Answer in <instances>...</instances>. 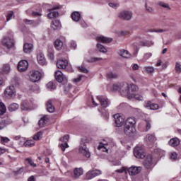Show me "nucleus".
<instances>
[{"instance_id": "6e6552de", "label": "nucleus", "mask_w": 181, "mask_h": 181, "mask_svg": "<svg viewBox=\"0 0 181 181\" xmlns=\"http://www.w3.org/2000/svg\"><path fill=\"white\" fill-rule=\"evenodd\" d=\"M18 70L20 73H23L29 69V62L26 60H21L18 64Z\"/></svg>"}, {"instance_id": "c03bdc74", "label": "nucleus", "mask_w": 181, "mask_h": 181, "mask_svg": "<svg viewBox=\"0 0 181 181\" xmlns=\"http://www.w3.org/2000/svg\"><path fill=\"white\" fill-rule=\"evenodd\" d=\"M21 109L22 111H28V110H29V105L26 101L22 102Z\"/></svg>"}, {"instance_id": "f03ea898", "label": "nucleus", "mask_w": 181, "mask_h": 181, "mask_svg": "<svg viewBox=\"0 0 181 181\" xmlns=\"http://www.w3.org/2000/svg\"><path fill=\"white\" fill-rule=\"evenodd\" d=\"M136 122L134 117H129L125 121L124 132L128 136H132L135 134Z\"/></svg>"}, {"instance_id": "e433bc0d", "label": "nucleus", "mask_w": 181, "mask_h": 181, "mask_svg": "<svg viewBox=\"0 0 181 181\" xmlns=\"http://www.w3.org/2000/svg\"><path fill=\"white\" fill-rule=\"evenodd\" d=\"M145 8L147 12H149L150 13H153L155 9L152 6H151V4L148 2H146L145 4Z\"/></svg>"}, {"instance_id": "f704fd0d", "label": "nucleus", "mask_w": 181, "mask_h": 181, "mask_svg": "<svg viewBox=\"0 0 181 181\" xmlns=\"http://www.w3.org/2000/svg\"><path fill=\"white\" fill-rule=\"evenodd\" d=\"M25 163L30 165V166H31L32 168H36L37 166L36 163H35V162L30 158H25Z\"/></svg>"}, {"instance_id": "cd10ccee", "label": "nucleus", "mask_w": 181, "mask_h": 181, "mask_svg": "<svg viewBox=\"0 0 181 181\" xmlns=\"http://www.w3.org/2000/svg\"><path fill=\"white\" fill-rule=\"evenodd\" d=\"M46 108H47V111L48 112H50L51 114L54 111V106H53V104L52 103L51 100L47 102Z\"/></svg>"}, {"instance_id": "603ef678", "label": "nucleus", "mask_w": 181, "mask_h": 181, "mask_svg": "<svg viewBox=\"0 0 181 181\" xmlns=\"http://www.w3.org/2000/svg\"><path fill=\"white\" fill-rule=\"evenodd\" d=\"M93 173V176L94 177H95V176H100V175L103 174V172L101 171V170H92Z\"/></svg>"}, {"instance_id": "a19ab883", "label": "nucleus", "mask_w": 181, "mask_h": 181, "mask_svg": "<svg viewBox=\"0 0 181 181\" xmlns=\"http://www.w3.org/2000/svg\"><path fill=\"white\" fill-rule=\"evenodd\" d=\"M155 42H153V41H150V42H140V46H143V47H151V46H153Z\"/></svg>"}, {"instance_id": "c85d7f7f", "label": "nucleus", "mask_w": 181, "mask_h": 181, "mask_svg": "<svg viewBox=\"0 0 181 181\" xmlns=\"http://www.w3.org/2000/svg\"><path fill=\"white\" fill-rule=\"evenodd\" d=\"M54 45L57 50H62L63 49V41L57 39L54 41Z\"/></svg>"}, {"instance_id": "8fccbe9b", "label": "nucleus", "mask_w": 181, "mask_h": 181, "mask_svg": "<svg viewBox=\"0 0 181 181\" xmlns=\"http://www.w3.org/2000/svg\"><path fill=\"white\" fill-rule=\"evenodd\" d=\"M109 6H110V8H112L113 9H117V8L119 7V3L110 2L109 3Z\"/></svg>"}, {"instance_id": "0eeeda50", "label": "nucleus", "mask_w": 181, "mask_h": 181, "mask_svg": "<svg viewBox=\"0 0 181 181\" xmlns=\"http://www.w3.org/2000/svg\"><path fill=\"white\" fill-rule=\"evenodd\" d=\"M134 155L135 158H137V159H144V158L146 156V154L145 153V151L141 146H136L134 148Z\"/></svg>"}, {"instance_id": "ddd939ff", "label": "nucleus", "mask_w": 181, "mask_h": 181, "mask_svg": "<svg viewBox=\"0 0 181 181\" xmlns=\"http://www.w3.org/2000/svg\"><path fill=\"white\" fill-rule=\"evenodd\" d=\"M119 18L124 21H131L132 19V11H123L119 13Z\"/></svg>"}, {"instance_id": "79ce46f5", "label": "nucleus", "mask_w": 181, "mask_h": 181, "mask_svg": "<svg viewBox=\"0 0 181 181\" xmlns=\"http://www.w3.org/2000/svg\"><path fill=\"white\" fill-rule=\"evenodd\" d=\"M158 5L159 6H162V8H164L165 9H168V11H170V6L167 3H165L163 1H160L158 2Z\"/></svg>"}, {"instance_id": "2f4dec72", "label": "nucleus", "mask_w": 181, "mask_h": 181, "mask_svg": "<svg viewBox=\"0 0 181 181\" xmlns=\"http://www.w3.org/2000/svg\"><path fill=\"white\" fill-rule=\"evenodd\" d=\"M9 71H11V66H9V64H4L3 68L1 69L2 74H8Z\"/></svg>"}, {"instance_id": "f257e3e1", "label": "nucleus", "mask_w": 181, "mask_h": 181, "mask_svg": "<svg viewBox=\"0 0 181 181\" xmlns=\"http://www.w3.org/2000/svg\"><path fill=\"white\" fill-rule=\"evenodd\" d=\"M113 90L119 91L121 95L127 97L128 100H136V101H144V96L139 93H129V84L127 83H117L113 86Z\"/></svg>"}, {"instance_id": "393cba45", "label": "nucleus", "mask_w": 181, "mask_h": 181, "mask_svg": "<svg viewBox=\"0 0 181 181\" xmlns=\"http://www.w3.org/2000/svg\"><path fill=\"white\" fill-rule=\"evenodd\" d=\"M146 108H149L150 110H158L159 108V105L156 103H152V102H147L145 105Z\"/></svg>"}, {"instance_id": "f8f14e48", "label": "nucleus", "mask_w": 181, "mask_h": 181, "mask_svg": "<svg viewBox=\"0 0 181 181\" xmlns=\"http://www.w3.org/2000/svg\"><path fill=\"white\" fill-rule=\"evenodd\" d=\"M69 135H65L59 139L60 142H63L62 144H59V148H61L63 152L66 151V148H69V144H67V142H69Z\"/></svg>"}, {"instance_id": "37998d69", "label": "nucleus", "mask_w": 181, "mask_h": 181, "mask_svg": "<svg viewBox=\"0 0 181 181\" xmlns=\"http://www.w3.org/2000/svg\"><path fill=\"white\" fill-rule=\"evenodd\" d=\"M6 112V107H5V105L1 102L0 103V115H4Z\"/></svg>"}, {"instance_id": "a211bd4d", "label": "nucleus", "mask_w": 181, "mask_h": 181, "mask_svg": "<svg viewBox=\"0 0 181 181\" xmlns=\"http://www.w3.org/2000/svg\"><path fill=\"white\" fill-rule=\"evenodd\" d=\"M83 173H84V171L83 170L82 168H76L74 170L71 176L74 177V179H78L80 176H82Z\"/></svg>"}, {"instance_id": "7ed1b4c3", "label": "nucleus", "mask_w": 181, "mask_h": 181, "mask_svg": "<svg viewBox=\"0 0 181 181\" xmlns=\"http://www.w3.org/2000/svg\"><path fill=\"white\" fill-rule=\"evenodd\" d=\"M90 142V139L85 138L81 139L78 152L86 158H90V151L87 148L86 144Z\"/></svg>"}, {"instance_id": "bf43d9fd", "label": "nucleus", "mask_w": 181, "mask_h": 181, "mask_svg": "<svg viewBox=\"0 0 181 181\" xmlns=\"http://www.w3.org/2000/svg\"><path fill=\"white\" fill-rule=\"evenodd\" d=\"M78 69L81 71V73H88V70L84 66H78Z\"/></svg>"}, {"instance_id": "5701e85b", "label": "nucleus", "mask_w": 181, "mask_h": 181, "mask_svg": "<svg viewBox=\"0 0 181 181\" xmlns=\"http://www.w3.org/2000/svg\"><path fill=\"white\" fill-rule=\"evenodd\" d=\"M144 139L147 144H153L156 141V137L153 134H147Z\"/></svg>"}, {"instance_id": "774afa93", "label": "nucleus", "mask_w": 181, "mask_h": 181, "mask_svg": "<svg viewBox=\"0 0 181 181\" xmlns=\"http://www.w3.org/2000/svg\"><path fill=\"white\" fill-rule=\"evenodd\" d=\"M52 181H65V180H63V178L54 177L52 178Z\"/></svg>"}, {"instance_id": "09e8293b", "label": "nucleus", "mask_w": 181, "mask_h": 181, "mask_svg": "<svg viewBox=\"0 0 181 181\" xmlns=\"http://www.w3.org/2000/svg\"><path fill=\"white\" fill-rule=\"evenodd\" d=\"M12 18H15V14H13V11H8L6 16V21L9 22Z\"/></svg>"}, {"instance_id": "4be33fe9", "label": "nucleus", "mask_w": 181, "mask_h": 181, "mask_svg": "<svg viewBox=\"0 0 181 181\" xmlns=\"http://www.w3.org/2000/svg\"><path fill=\"white\" fill-rule=\"evenodd\" d=\"M144 165L146 169H151L152 168V156H148L144 162Z\"/></svg>"}, {"instance_id": "0e129e2a", "label": "nucleus", "mask_w": 181, "mask_h": 181, "mask_svg": "<svg viewBox=\"0 0 181 181\" xmlns=\"http://www.w3.org/2000/svg\"><path fill=\"white\" fill-rule=\"evenodd\" d=\"M72 87H73V86H71V84H70V83L66 84V85L65 86V88H64V91H65L66 93L70 91V90H71V88H72Z\"/></svg>"}, {"instance_id": "2eb2a0df", "label": "nucleus", "mask_w": 181, "mask_h": 181, "mask_svg": "<svg viewBox=\"0 0 181 181\" xmlns=\"http://www.w3.org/2000/svg\"><path fill=\"white\" fill-rule=\"evenodd\" d=\"M113 117L115 118L116 127H122L124 125L125 119L122 116H120L119 114L114 115Z\"/></svg>"}, {"instance_id": "412c9836", "label": "nucleus", "mask_w": 181, "mask_h": 181, "mask_svg": "<svg viewBox=\"0 0 181 181\" xmlns=\"http://www.w3.org/2000/svg\"><path fill=\"white\" fill-rule=\"evenodd\" d=\"M96 40L98 42H101V43H111L112 42V38H108L104 36H99Z\"/></svg>"}, {"instance_id": "7c9ffc66", "label": "nucleus", "mask_w": 181, "mask_h": 181, "mask_svg": "<svg viewBox=\"0 0 181 181\" xmlns=\"http://www.w3.org/2000/svg\"><path fill=\"white\" fill-rule=\"evenodd\" d=\"M11 122L12 121L9 119H4L0 121V129H4V128H5L6 125H9L10 124H11Z\"/></svg>"}, {"instance_id": "423d86ee", "label": "nucleus", "mask_w": 181, "mask_h": 181, "mask_svg": "<svg viewBox=\"0 0 181 181\" xmlns=\"http://www.w3.org/2000/svg\"><path fill=\"white\" fill-rule=\"evenodd\" d=\"M42 78V73L39 71L33 70L30 72V80L32 83H37Z\"/></svg>"}, {"instance_id": "20e7f679", "label": "nucleus", "mask_w": 181, "mask_h": 181, "mask_svg": "<svg viewBox=\"0 0 181 181\" xmlns=\"http://www.w3.org/2000/svg\"><path fill=\"white\" fill-rule=\"evenodd\" d=\"M115 145L114 140L108 139L105 143H100L98 146V149L102 152H108V150L111 149Z\"/></svg>"}, {"instance_id": "4c0bfd02", "label": "nucleus", "mask_w": 181, "mask_h": 181, "mask_svg": "<svg viewBox=\"0 0 181 181\" xmlns=\"http://www.w3.org/2000/svg\"><path fill=\"white\" fill-rule=\"evenodd\" d=\"M97 47L98 49L101 52V53H107V48H105V47H104V45L98 43L97 44Z\"/></svg>"}, {"instance_id": "b1692460", "label": "nucleus", "mask_w": 181, "mask_h": 181, "mask_svg": "<svg viewBox=\"0 0 181 181\" xmlns=\"http://www.w3.org/2000/svg\"><path fill=\"white\" fill-rule=\"evenodd\" d=\"M180 144V140L177 139V137L172 138L169 141L168 144L170 146H178Z\"/></svg>"}, {"instance_id": "4d7b16f0", "label": "nucleus", "mask_w": 181, "mask_h": 181, "mask_svg": "<svg viewBox=\"0 0 181 181\" xmlns=\"http://www.w3.org/2000/svg\"><path fill=\"white\" fill-rule=\"evenodd\" d=\"M151 57H152V53L148 52V53L145 54L144 59H143V62L147 61L148 59H151Z\"/></svg>"}, {"instance_id": "ea45409f", "label": "nucleus", "mask_w": 181, "mask_h": 181, "mask_svg": "<svg viewBox=\"0 0 181 181\" xmlns=\"http://www.w3.org/2000/svg\"><path fill=\"white\" fill-rule=\"evenodd\" d=\"M94 173H93V170H90L86 173V179L90 180L91 179H94Z\"/></svg>"}, {"instance_id": "6ab92c4d", "label": "nucleus", "mask_w": 181, "mask_h": 181, "mask_svg": "<svg viewBox=\"0 0 181 181\" xmlns=\"http://www.w3.org/2000/svg\"><path fill=\"white\" fill-rule=\"evenodd\" d=\"M16 93V90H15V87L13 86H8L4 90L5 95H8L9 97L15 95Z\"/></svg>"}, {"instance_id": "9b49d317", "label": "nucleus", "mask_w": 181, "mask_h": 181, "mask_svg": "<svg viewBox=\"0 0 181 181\" xmlns=\"http://www.w3.org/2000/svg\"><path fill=\"white\" fill-rule=\"evenodd\" d=\"M1 43L3 46H5L6 47H7V49H11V47H13L15 45V41L13 38L4 37L2 40Z\"/></svg>"}, {"instance_id": "69168bd1", "label": "nucleus", "mask_w": 181, "mask_h": 181, "mask_svg": "<svg viewBox=\"0 0 181 181\" xmlns=\"http://www.w3.org/2000/svg\"><path fill=\"white\" fill-rule=\"evenodd\" d=\"M72 87H73V86H71V84H70V83L66 84V85L65 86V88H64V91H65L66 93L70 91V90H71V88H72Z\"/></svg>"}, {"instance_id": "dca6fc26", "label": "nucleus", "mask_w": 181, "mask_h": 181, "mask_svg": "<svg viewBox=\"0 0 181 181\" xmlns=\"http://www.w3.org/2000/svg\"><path fill=\"white\" fill-rule=\"evenodd\" d=\"M68 65L69 62L65 58H61L57 61V67L59 69H66Z\"/></svg>"}, {"instance_id": "a18cd8bd", "label": "nucleus", "mask_w": 181, "mask_h": 181, "mask_svg": "<svg viewBox=\"0 0 181 181\" xmlns=\"http://www.w3.org/2000/svg\"><path fill=\"white\" fill-rule=\"evenodd\" d=\"M24 22L26 25H33L34 26H37V25H39V23L37 21H35L33 20H24Z\"/></svg>"}, {"instance_id": "680f3d73", "label": "nucleus", "mask_w": 181, "mask_h": 181, "mask_svg": "<svg viewBox=\"0 0 181 181\" xmlns=\"http://www.w3.org/2000/svg\"><path fill=\"white\" fill-rule=\"evenodd\" d=\"M116 172H117L118 173H123V172H124V173L127 174V167H122L121 169L116 170Z\"/></svg>"}, {"instance_id": "473e14b6", "label": "nucleus", "mask_w": 181, "mask_h": 181, "mask_svg": "<svg viewBox=\"0 0 181 181\" xmlns=\"http://www.w3.org/2000/svg\"><path fill=\"white\" fill-rule=\"evenodd\" d=\"M19 108V105L17 103H12L9 105L8 110L10 112H13V111H16Z\"/></svg>"}, {"instance_id": "39448f33", "label": "nucleus", "mask_w": 181, "mask_h": 181, "mask_svg": "<svg viewBox=\"0 0 181 181\" xmlns=\"http://www.w3.org/2000/svg\"><path fill=\"white\" fill-rule=\"evenodd\" d=\"M97 100L100 103L102 108H107L111 105V101L105 95H98Z\"/></svg>"}, {"instance_id": "c756f323", "label": "nucleus", "mask_w": 181, "mask_h": 181, "mask_svg": "<svg viewBox=\"0 0 181 181\" xmlns=\"http://www.w3.org/2000/svg\"><path fill=\"white\" fill-rule=\"evenodd\" d=\"M60 26L61 24L59 20H54L51 23V28L53 30H57Z\"/></svg>"}, {"instance_id": "052dcab7", "label": "nucleus", "mask_w": 181, "mask_h": 181, "mask_svg": "<svg viewBox=\"0 0 181 181\" xmlns=\"http://www.w3.org/2000/svg\"><path fill=\"white\" fill-rule=\"evenodd\" d=\"M145 122L146 127V132H148V131H149V129L151 128V120L147 119L145 121Z\"/></svg>"}, {"instance_id": "5fc2aeb1", "label": "nucleus", "mask_w": 181, "mask_h": 181, "mask_svg": "<svg viewBox=\"0 0 181 181\" xmlns=\"http://www.w3.org/2000/svg\"><path fill=\"white\" fill-rule=\"evenodd\" d=\"M175 71L177 73L180 74L181 73V64L180 62H176L175 64Z\"/></svg>"}, {"instance_id": "338daca9", "label": "nucleus", "mask_w": 181, "mask_h": 181, "mask_svg": "<svg viewBox=\"0 0 181 181\" xmlns=\"http://www.w3.org/2000/svg\"><path fill=\"white\" fill-rule=\"evenodd\" d=\"M70 46L71 47H72V49H76V47H77V43L76 42V41H71L70 42Z\"/></svg>"}, {"instance_id": "1a4fd4ad", "label": "nucleus", "mask_w": 181, "mask_h": 181, "mask_svg": "<svg viewBox=\"0 0 181 181\" xmlns=\"http://www.w3.org/2000/svg\"><path fill=\"white\" fill-rule=\"evenodd\" d=\"M141 170H142V168L139 166H132L129 168H127V172L130 175V176H135L136 175H138V173H141Z\"/></svg>"}, {"instance_id": "58836bf2", "label": "nucleus", "mask_w": 181, "mask_h": 181, "mask_svg": "<svg viewBox=\"0 0 181 181\" xmlns=\"http://www.w3.org/2000/svg\"><path fill=\"white\" fill-rule=\"evenodd\" d=\"M46 87L47 90H49V91H52L56 89V85H54V83H53V82L52 81L47 83Z\"/></svg>"}, {"instance_id": "a878e982", "label": "nucleus", "mask_w": 181, "mask_h": 181, "mask_svg": "<svg viewBox=\"0 0 181 181\" xmlns=\"http://www.w3.org/2000/svg\"><path fill=\"white\" fill-rule=\"evenodd\" d=\"M33 49V45L30 43H25L23 45V52L25 53H30Z\"/></svg>"}, {"instance_id": "c9c22d12", "label": "nucleus", "mask_w": 181, "mask_h": 181, "mask_svg": "<svg viewBox=\"0 0 181 181\" xmlns=\"http://www.w3.org/2000/svg\"><path fill=\"white\" fill-rule=\"evenodd\" d=\"M35 146V140H27L24 143V146H26V148H30V146Z\"/></svg>"}, {"instance_id": "aec40b11", "label": "nucleus", "mask_w": 181, "mask_h": 181, "mask_svg": "<svg viewBox=\"0 0 181 181\" xmlns=\"http://www.w3.org/2000/svg\"><path fill=\"white\" fill-rule=\"evenodd\" d=\"M117 54L119 56H121V57H124V59H129L131 57V54H129L128 50L124 49L118 50Z\"/></svg>"}, {"instance_id": "72a5a7b5", "label": "nucleus", "mask_w": 181, "mask_h": 181, "mask_svg": "<svg viewBox=\"0 0 181 181\" xmlns=\"http://www.w3.org/2000/svg\"><path fill=\"white\" fill-rule=\"evenodd\" d=\"M145 72L148 74H153L155 73V68L153 66H144Z\"/></svg>"}, {"instance_id": "9d476101", "label": "nucleus", "mask_w": 181, "mask_h": 181, "mask_svg": "<svg viewBox=\"0 0 181 181\" xmlns=\"http://www.w3.org/2000/svg\"><path fill=\"white\" fill-rule=\"evenodd\" d=\"M62 8V6H55L52 8L49 9V13H48V18L49 19H53V18H57L59 16V12H57L56 10L60 9Z\"/></svg>"}, {"instance_id": "bb28decb", "label": "nucleus", "mask_w": 181, "mask_h": 181, "mask_svg": "<svg viewBox=\"0 0 181 181\" xmlns=\"http://www.w3.org/2000/svg\"><path fill=\"white\" fill-rule=\"evenodd\" d=\"M71 18L73 19V21H74V22H78V21L81 19V15L78 11H74L71 13Z\"/></svg>"}, {"instance_id": "de8ad7c7", "label": "nucleus", "mask_w": 181, "mask_h": 181, "mask_svg": "<svg viewBox=\"0 0 181 181\" xmlns=\"http://www.w3.org/2000/svg\"><path fill=\"white\" fill-rule=\"evenodd\" d=\"M42 135H43V133L42 132H37L35 135H34L33 139V141H39L42 138Z\"/></svg>"}, {"instance_id": "4468645a", "label": "nucleus", "mask_w": 181, "mask_h": 181, "mask_svg": "<svg viewBox=\"0 0 181 181\" xmlns=\"http://www.w3.org/2000/svg\"><path fill=\"white\" fill-rule=\"evenodd\" d=\"M55 80H57L58 83H63V81H67V77L63 74L62 71L58 70L55 71Z\"/></svg>"}, {"instance_id": "6e6d98bb", "label": "nucleus", "mask_w": 181, "mask_h": 181, "mask_svg": "<svg viewBox=\"0 0 181 181\" xmlns=\"http://www.w3.org/2000/svg\"><path fill=\"white\" fill-rule=\"evenodd\" d=\"M0 141H1V144H8V142H9L11 141V139H9V138H8V137L1 136L0 138Z\"/></svg>"}, {"instance_id": "f3484780", "label": "nucleus", "mask_w": 181, "mask_h": 181, "mask_svg": "<svg viewBox=\"0 0 181 181\" xmlns=\"http://www.w3.org/2000/svg\"><path fill=\"white\" fill-rule=\"evenodd\" d=\"M37 60L41 66H45L46 64V58L45 54L42 52H38L37 54Z\"/></svg>"}, {"instance_id": "13d9d810", "label": "nucleus", "mask_w": 181, "mask_h": 181, "mask_svg": "<svg viewBox=\"0 0 181 181\" xmlns=\"http://www.w3.org/2000/svg\"><path fill=\"white\" fill-rule=\"evenodd\" d=\"M171 160H176L177 159V153L176 152H173L170 154Z\"/></svg>"}, {"instance_id": "49530a36", "label": "nucleus", "mask_w": 181, "mask_h": 181, "mask_svg": "<svg viewBox=\"0 0 181 181\" xmlns=\"http://www.w3.org/2000/svg\"><path fill=\"white\" fill-rule=\"evenodd\" d=\"M129 86V88H131V91H132L133 93H136V91L139 90V87H138V86L132 83Z\"/></svg>"}, {"instance_id": "864d4df0", "label": "nucleus", "mask_w": 181, "mask_h": 181, "mask_svg": "<svg viewBox=\"0 0 181 181\" xmlns=\"http://www.w3.org/2000/svg\"><path fill=\"white\" fill-rule=\"evenodd\" d=\"M98 60H103V58L91 57L88 59L87 62H88V63H95V62H98Z\"/></svg>"}, {"instance_id": "e2e57ef3", "label": "nucleus", "mask_w": 181, "mask_h": 181, "mask_svg": "<svg viewBox=\"0 0 181 181\" xmlns=\"http://www.w3.org/2000/svg\"><path fill=\"white\" fill-rule=\"evenodd\" d=\"M72 87H73V86H71V84H70V83L66 84V85L65 86V88H64V91H65L66 93L70 91V90H71V88H72Z\"/></svg>"}, {"instance_id": "3c124183", "label": "nucleus", "mask_w": 181, "mask_h": 181, "mask_svg": "<svg viewBox=\"0 0 181 181\" xmlns=\"http://www.w3.org/2000/svg\"><path fill=\"white\" fill-rule=\"evenodd\" d=\"M107 77L108 78H117V74L110 71L107 74Z\"/></svg>"}]
</instances>
